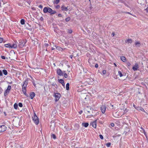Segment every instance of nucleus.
I'll return each instance as SVG.
<instances>
[{
	"label": "nucleus",
	"instance_id": "1",
	"mask_svg": "<svg viewBox=\"0 0 148 148\" xmlns=\"http://www.w3.org/2000/svg\"><path fill=\"white\" fill-rule=\"evenodd\" d=\"M27 42L26 40H20L19 41V44L18 45L20 48H22L25 45V44Z\"/></svg>",
	"mask_w": 148,
	"mask_h": 148
},
{
	"label": "nucleus",
	"instance_id": "2",
	"mask_svg": "<svg viewBox=\"0 0 148 148\" xmlns=\"http://www.w3.org/2000/svg\"><path fill=\"white\" fill-rule=\"evenodd\" d=\"M6 126L4 125H3L0 126V132H3L5 131L7 129Z\"/></svg>",
	"mask_w": 148,
	"mask_h": 148
},
{
	"label": "nucleus",
	"instance_id": "3",
	"mask_svg": "<svg viewBox=\"0 0 148 148\" xmlns=\"http://www.w3.org/2000/svg\"><path fill=\"white\" fill-rule=\"evenodd\" d=\"M32 119L34 123L36 125L38 124L39 123V121L38 117L37 116L35 117H32Z\"/></svg>",
	"mask_w": 148,
	"mask_h": 148
},
{
	"label": "nucleus",
	"instance_id": "4",
	"mask_svg": "<svg viewBox=\"0 0 148 148\" xmlns=\"http://www.w3.org/2000/svg\"><path fill=\"white\" fill-rule=\"evenodd\" d=\"M61 96V95L58 93H57L55 94V97L56 98L55 101H58L59 99Z\"/></svg>",
	"mask_w": 148,
	"mask_h": 148
},
{
	"label": "nucleus",
	"instance_id": "5",
	"mask_svg": "<svg viewBox=\"0 0 148 148\" xmlns=\"http://www.w3.org/2000/svg\"><path fill=\"white\" fill-rule=\"evenodd\" d=\"M97 120H95V121L92 122L91 123H90V125H92V126L94 128H96L97 126Z\"/></svg>",
	"mask_w": 148,
	"mask_h": 148
},
{
	"label": "nucleus",
	"instance_id": "6",
	"mask_svg": "<svg viewBox=\"0 0 148 148\" xmlns=\"http://www.w3.org/2000/svg\"><path fill=\"white\" fill-rule=\"evenodd\" d=\"M85 111L86 113H90L92 112V110L90 107H87L85 109Z\"/></svg>",
	"mask_w": 148,
	"mask_h": 148
},
{
	"label": "nucleus",
	"instance_id": "7",
	"mask_svg": "<svg viewBox=\"0 0 148 148\" xmlns=\"http://www.w3.org/2000/svg\"><path fill=\"white\" fill-rule=\"evenodd\" d=\"M139 68V66L138 64L137 63L135 64L134 65L133 67V70L135 71L138 70Z\"/></svg>",
	"mask_w": 148,
	"mask_h": 148
},
{
	"label": "nucleus",
	"instance_id": "8",
	"mask_svg": "<svg viewBox=\"0 0 148 148\" xmlns=\"http://www.w3.org/2000/svg\"><path fill=\"white\" fill-rule=\"evenodd\" d=\"M106 107L105 106L102 105L101 107V110L103 113H105L106 110Z\"/></svg>",
	"mask_w": 148,
	"mask_h": 148
},
{
	"label": "nucleus",
	"instance_id": "9",
	"mask_svg": "<svg viewBox=\"0 0 148 148\" xmlns=\"http://www.w3.org/2000/svg\"><path fill=\"white\" fill-rule=\"evenodd\" d=\"M34 69L33 71L35 73H39L40 72L41 70V69L40 68H34Z\"/></svg>",
	"mask_w": 148,
	"mask_h": 148
},
{
	"label": "nucleus",
	"instance_id": "10",
	"mask_svg": "<svg viewBox=\"0 0 148 148\" xmlns=\"http://www.w3.org/2000/svg\"><path fill=\"white\" fill-rule=\"evenodd\" d=\"M57 73L60 76L63 75V73L61 70L60 69L57 70Z\"/></svg>",
	"mask_w": 148,
	"mask_h": 148
},
{
	"label": "nucleus",
	"instance_id": "11",
	"mask_svg": "<svg viewBox=\"0 0 148 148\" xmlns=\"http://www.w3.org/2000/svg\"><path fill=\"white\" fill-rule=\"evenodd\" d=\"M22 91L23 93L27 96V95L26 93V87L24 88L23 86H22Z\"/></svg>",
	"mask_w": 148,
	"mask_h": 148
},
{
	"label": "nucleus",
	"instance_id": "12",
	"mask_svg": "<svg viewBox=\"0 0 148 148\" xmlns=\"http://www.w3.org/2000/svg\"><path fill=\"white\" fill-rule=\"evenodd\" d=\"M35 95V94L34 92H32L30 94V97L31 99H33Z\"/></svg>",
	"mask_w": 148,
	"mask_h": 148
},
{
	"label": "nucleus",
	"instance_id": "13",
	"mask_svg": "<svg viewBox=\"0 0 148 148\" xmlns=\"http://www.w3.org/2000/svg\"><path fill=\"white\" fill-rule=\"evenodd\" d=\"M28 84V82L27 80H25L24 82V84L22 85V86H23L24 88H25L27 86V85Z\"/></svg>",
	"mask_w": 148,
	"mask_h": 148
},
{
	"label": "nucleus",
	"instance_id": "14",
	"mask_svg": "<svg viewBox=\"0 0 148 148\" xmlns=\"http://www.w3.org/2000/svg\"><path fill=\"white\" fill-rule=\"evenodd\" d=\"M136 109L138 110L145 112L143 108L140 107H137L136 108Z\"/></svg>",
	"mask_w": 148,
	"mask_h": 148
},
{
	"label": "nucleus",
	"instance_id": "15",
	"mask_svg": "<svg viewBox=\"0 0 148 148\" xmlns=\"http://www.w3.org/2000/svg\"><path fill=\"white\" fill-rule=\"evenodd\" d=\"M48 7H45L43 9V11L45 13L48 12Z\"/></svg>",
	"mask_w": 148,
	"mask_h": 148
},
{
	"label": "nucleus",
	"instance_id": "16",
	"mask_svg": "<svg viewBox=\"0 0 148 148\" xmlns=\"http://www.w3.org/2000/svg\"><path fill=\"white\" fill-rule=\"evenodd\" d=\"M132 40L131 39H128L127 40H125V42L126 43H132Z\"/></svg>",
	"mask_w": 148,
	"mask_h": 148
},
{
	"label": "nucleus",
	"instance_id": "17",
	"mask_svg": "<svg viewBox=\"0 0 148 148\" xmlns=\"http://www.w3.org/2000/svg\"><path fill=\"white\" fill-rule=\"evenodd\" d=\"M59 82L60 83L62 84V85L63 86H65V84H64V81L62 79H60L59 80Z\"/></svg>",
	"mask_w": 148,
	"mask_h": 148
},
{
	"label": "nucleus",
	"instance_id": "18",
	"mask_svg": "<svg viewBox=\"0 0 148 148\" xmlns=\"http://www.w3.org/2000/svg\"><path fill=\"white\" fill-rule=\"evenodd\" d=\"M61 8H62V10L63 11H67L68 10L67 8L64 5L62 6Z\"/></svg>",
	"mask_w": 148,
	"mask_h": 148
},
{
	"label": "nucleus",
	"instance_id": "19",
	"mask_svg": "<svg viewBox=\"0 0 148 148\" xmlns=\"http://www.w3.org/2000/svg\"><path fill=\"white\" fill-rule=\"evenodd\" d=\"M82 126H84L86 127H87L89 125L88 123H82Z\"/></svg>",
	"mask_w": 148,
	"mask_h": 148
},
{
	"label": "nucleus",
	"instance_id": "20",
	"mask_svg": "<svg viewBox=\"0 0 148 148\" xmlns=\"http://www.w3.org/2000/svg\"><path fill=\"white\" fill-rule=\"evenodd\" d=\"M121 60L123 62H125L126 61V59L125 57L124 56H122L121 58Z\"/></svg>",
	"mask_w": 148,
	"mask_h": 148
},
{
	"label": "nucleus",
	"instance_id": "21",
	"mask_svg": "<svg viewBox=\"0 0 148 148\" xmlns=\"http://www.w3.org/2000/svg\"><path fill=\"white\" fill-rule=\"evenodd\" d=\"M135 45L136 47H139L140 46V42H137L135 43Z\"/></svg>",
	"mask_w": 148,
	"mask_h": 148
},
{
	"label": "nucleus",
	"instance_id": "22",
	"mask_svg": "<svg viewBox=\"0 0 148 148\" xmlns=\"http://www.w3.org/2000/svg\"><path fill=\"white\" fill-rule=\"evenodd\" d=\"M10 91L6 89L4 92V95L5 96H6L9 92Z\"/></svg>",
	"mask_w": 148,
	"mask_h": 148
},
{
	"label": "nucleus",
	"instance_id": "23",
	"mask_svg": "<svg viewBox=\"0 0 148 148\" xmlns=\"http://www.w3.org/2000/svg\"><path fill=\"white\" fill-rule=\"evenodd\" d=\"M17 47V45L16 44H14L12 45H11V48H16Z\"/></svg>",
	"mask_w": 148,
	"mask_h": 148
},
{
	"label": "nucleus",
	"instance_id": "24",
	"mask_svg": "<svg viewBox=\"0 0 148 148\" xmlns=\"http://www.w3.org/2000/svg\"><path fill=\"white\" fill-rule=\"evenodd\" d=\"M2 72L5 75H7L8 74V72L6 70H3Z\"/></svg>",
	"mask_w": 148,
	"mask_h": 148
},
{
	"label": "nucleus",
	"instance_id": "25",
	"mask_svg": "<svg viewBox=\"0 0 148 148\" xmlns=\"http://www.w3.org/2000/svg\"><path fill=\"white\" fill-rule=\"evenodd\" d=\"M4 45L6 47L11 48V45L10 44H5Z\"/></svg>",
	"mask_w": 148,
	"mask_h": 148
},
{
	"label": "nucleus",
	"instance_id": "26",
	"mask_svg": "<svg viewBox=\"0 0 148 148\" xmlns=\"http://www.w3.org/2000/svg\"><path fill=\"white\" fill-rule=\"evenodd\" d=\"M69 83H67L66 85V90H69Z\"/></svg>",
	"mask_w": 148,
	"mask_h": 148
},
{
	"label": "nucleus",
	"instance_id": "27",
	"mask_svg": "<svg viewBox=\"0 0 148 148\" xmlns=\"http://www.w3.org/2000/svg\"><path fill=\"white\" fill-rule=\"evenodd\" d=\"M21 23L22 25L25 24V20L23 19H22L21 21Z\"/></svg>",
	"mask_w": 148,
	"mask_h": 148
},
{
	"label": "nucleus",
	"instance_id": "28",
	"mask_svg": "<svg viewBox=\"0 0 148 148\" xmlns=\"http://www.w3.org/2000/svg\"><path fill=\"white\" fill-rule=\"evenodd\" d=\"M14 107L15 109H17L18 108L17 104L16 103H15L14 105Z\"/></svg>",
	"mask_w": 148,
	"mask_h": 148
},
{
	"label": "nucleus",
	"instance_id": "29",
	"mask_svg": "<svg viewBox=\"0 0 148 148\" xmlns=\"http://www.w3.org/2000/svg\"><path fill=\"white\" fill-rule=\"evenodd\" d=\"M48 12L51 13L52 11H53L50 8L48 7Z\"/></svg>",
	"mask_w": 148,
	"mask_h": 148
},
{
	"label": "nucleus",
	"instance_id": "30",
	"mask_svg": "<svg viewBox=\"0 0 148 148\" xmlns=\"http://www.w3.org/2000/svg\"><path fill=\"white\" fill-rule=\"evenodd\" d=\"M118 74L119 75L120 77H121L123 76L122 72L120 71H119Z\"/></svg>",
	"mask_w": 148,
	"mask_h": 148
},
{
	"label": "nucleus",
	"instance_id": "31",
	"mask_svg": "<svg viewBox=\"0 0 148 148\" xmlns=\"http://www.w3.org/2000/svg\"><path fill=\"white\" fill-rule=\"evenodd\" d=\"M70 19L71 18L70 17H68L66 18L65 20L66 22H68L70 21Z\"/></svg>",
	"mask_w": 148,
	"mask_h": 148
},
{
	"label": "nucleus",
	"instance_id": "32",
	"mask_svg": "<svg viewBox=\"0 0 148 148\" xmlns=\"http://www.w3.org/2000/svg\"><path fill=\"white\" fill-rule=\"evenodd\" d=\"M127 112H128V110H127V109L126 108L125 109V110H124L123 114H126Z\"/></svg>",
	"mask_w": 148,
	"mask_h": 148
},
{
	"label": "nucleus",
	"instance_id": "33",
	"mask_svg": "<svg viewBox=\"0 0 148 148\" xmlns=\"http://www.w3.org/2000/svg\"><path fill=\"white\" fill-rule=\"evenodd\" d=\"M11 88V86L10 85L8 86L7 88V89L8 90H9V91L10 90Z\"/></svg>",
	"mask_w": 148,
	"mask_h": 148
},
{
	"label": "nucleus",
	"instance_id": "34",
	"mask_svg": "<svg viewBox=\"0 0 148 148\" xmlns=\"http://www.w3.org/2000/svg\"><path fill=\"white\" fill-rule=\"evenodd\" d=\"M72 32V31L71 29H69L68 30V32L69 34H71Z\"/></svg>",
	"mask_w": 148,
	"mask_h": 148
},
{
	"label": "nucleus",
	"instance_id": "35",
	"mask_svg": "<svg viewBox=\"0 0 148 148\" xmlns=\"http://www.w3.org/2000/svg\"><path fill=\"white\" fill-rule=\"evenodd\" d=\"M60 0H56L55 1V3L56 4H58L60 2Z\"/></svg>",
	"mask_w": 148,
	"mask_h": 148
},
{
	"label": "nucleus",
	"instance_id": "36",
	"mask_svg": "<svg viewBox=\"0 0 148 148\" xmlns=\"http://www.w3.org/2000/svg\"><path fill=\"white\" fill-rule=\"evenodd\" d=\"M111 145V143H108L106 144V145L108 147H109Z\"/></svg>",
	"mask_w": 148,
	"mask_h": 148
},
{
	"label": "nucleus",
	"instance_id": "37",
	"mask_svg": "<svg viewBox=\"0 0 148 148\" xmlns=\"http://www.w3.org/2000/svg\"><path fill=\"white\" fill-rule=\"evenodd\" d=\"M102 73L103 75L105 74L106 73V71L105 70H103L102 71Z\"/></svg>",
	"mask_w": 148,
	"mask_h": 148
},
{
	"label": "nucleus",
	"instance_id": "38",
	"mask_svg": "<svg viewBox=\"0 0 148 148\" xmlns=\"http://www.w3.org/2000/svg\"><path fill=\"white\" fill-rule=\"evenodd\" d=\"M52 136L54 139H55L56 138V136L54 134H53L52 135Z\"/></svg>",
	"mask_w": 148,
	"mask_h": 148
},
{
	"label": "nucleus",
	"instance_id": "39",
	"mask_svg": "<svg viewBox=\"0 0 148 148\" xmlns=\"http://www.w3.org/2000/svg\"><path fill=\"white\" fill-rule=\"evenodd\" d=\"M18 106L20 107H22L23 106V104L22 103H20L18 104Z\"/></svg>",
	"mask_w": 148,
	"mask_h": 148
},
{
	"label": "nucleus",
	"instance_id": "40",
	"mask_svg": "<svg viewBox=\"0 0 148 148\" xmlns=\"http://www.w3.org/2000/svg\"><path fill=\"white\" fill-rule=\"evenodd\" d=\"M99 137L102 140L103 138V137L102 135H101V134L99 135Z\"/></svg>",
	"mask_w": 148,
	"mask_h": 148
},
{
	"label": "nucleus",
	"instance_id": "41",
	"mask_svg": "<svg viewBox=\"0 0 148 148\" xmlns=\"http://www.w3.org/2000/svg\"><path fill=\"white\" fill-rule=\"evenodd\" d=\"M64 77L65 78H67V77L68 75H67V74L66 73H64Z\"/></svg>",
	"mask_w": 148,
	"mask_h": 148
},
{
	"label": "nucleus",
	"instance_id": "42",
	"mask_svg": "<svg viewBox=\"0 0 148 148\" xmlns=\"http://www.w3.org/2000/svg\"><path fill=\"white\" fill-rule=\"evenodd\" d=\"M3 39L1 38L0 37V43H2L3 41Z\"/></svg>",
	"mask_w": 148,
	"mask_h": 148
},
{
	"label": "nucleus",
	"instance_id": "43",
	"mask_svg": "<svg viewBox=\"0 0 148 148\" xmlns=\"http://www.w3.org/2000/svg\"><path fill=\"white\" fill-rule=\"evenodd\" d=\"M56 13V12L55 11H52V13H51V14H55Z\"/></svg>",
	"mask_w": 148,
	"mask_h": 148
},
{
	"label": "nucleus",
	"instance_id": "44",
	"mask_svg": "<svg viewBox=\"0 0 148 148\" xmlns=\"http://www.w3.org/2000/svg\"><path fill=\"white\" fill-rule=\"evenodd\" d=\"M44 45L46 47H47L49 45L48 44L45 43L44 44Z\"/></svg>",
	"mask_w": 148,
	"mask_h": 148
},
{
	"label": "nucleus",
	"instance_id": "45",
	"mask_svg": "<svg viewBox=\"0 0 148 148\" xmlns=\"http://www.w3.org/2000/svg\"><path fill=\"white\" fill-rule=\"evenodd\" d=\"M127 64L128 66H130L131 65V63L130 62H127Z\"/></svg>",
	"mask_w": 148,
	"mask_h": 148
},
{
	"label": "nucleus",
	"instance_id": "46",
	"mask_svg": "<svg viewBox=\"0 0 148 148\" xmlns=\"http://www.w3.org/2000/svg\"><path fill=\"white\" fill-rule=\"evenodd\" d=\"M115 35V33L114 32H112V34H111V36H112V37H113Z\"/></svg>",
	"mask_w": 148,
	"mask_h": 148
},
{
	"label": "nucleus",
	"instance_id": "47",
	"mask_svg": "<svg viewBox=\"0 0 148 148\" xmlns=\"http://www.w3.org/2000/svg\"><path fill=\"white\" fill-rule=\"evenodd\" d=\"M3 91V90L2 88L0 87V94Z\"/></svg>",
	"mask_w": 148,
	"mask_h": 148
},
{
	"label": "nucleus",
	"instance_id": "48",
	"mask_svg": "<svg viewBox=\"0 0 148 148\" xmlns=\"http://www.w3.org/2000/svg\"><path fill=\"white\" fill-rule=\"evenodd\" d=\"M3 75V74L2 71L0 70V76H2Z\"/></svg>",
	"mask_w": 148,
	"mask_h": 148
},
{
	"label": "nucleus",
	"instance_id": "49",
	"mask_svg": "<svg viewBox=\"0 0 148 148\" xmlns=\"http://www.w3.org/2000/svg\"><path fill=\"white\" fill-rule=\"evenodd\" d=\"M1 58L3 59H5V57L4 56H1Z\"/></svg>",
	"mask_w": 148,
	"mask_h": 148
},
{
	"label": "nucleus",
	"instance_id": "50",
	"mask_svg": "<svg viewBox=\"0 0 148 148\" xmlns=\"http://www.w3.org/2000/svg\"><path fill=\"white\" fill-rule=\"evenodd\" d=\"M125 13H126V14H129L131 15H132V14L131 13L129 12H125Z\"/></svg>",
	"mask_w": 148,
	"mask_h": 148
},
{
	"label": "nucleus",
	"instance_id": "51",
	"mask_svg": "<svg viewBox=\"0 0 148 148\" xmlns=\"http://www.w3.org/2000/svg\"><path fill=\"white\" fill-rule=\"evenodd\" d=\"M57 9H58L60 8V6L59 5H57L56 7Z\"/></svg>",
	"mask_w": 148,
	"mask_h": 148
},
{
	"label": "nucleus",
	"instance_id": "52",
	"mask_svg": "<svg viewBox=\"0 0 148 148\" xmlns=\"http://www.w3.org/2000/svg\"><path fill=\"white\" fill-rule=\"evenodd\" d=\"M56 48L57 49H62L61 48L59 47H56Z\"/></svg>",
	"mask_w": 148,
	"mask_h": 148
},
{
	"label": "nucleus",
	"instance_id": "53",
	"mask_svg": "<svg viewBox=\"0 0 148 148\" xmlns=\"http://www.w3.org/2000/svg\"><path fill=\"white\" fill-rule=\"evenodd\" d=\"M111 125L112 127H114V123H111Z\"/></svg>",
	"mask_w": 148,
	"mask_h": 148
},
{
	"label": "nucleus",
	"instance_id": "54",
	"mask_svg": "<svg viewBox=\"0 0 148 148\" xmlns=\"http://www.w3.org/2000/svg\"><path fill=\"white\" fill-rule=\"evenodd\" d=\"M39 8H42V5H40L39 6Z\"/></svg>",
	"mask_w": 148,
	"mask_h": 148
},
{
	"label": "nucleus",
	"instance_id": "55",
	"mask_svg": "<svg viewBox=\"0 0 148 148\" xmlns=\"http://www.w3.org/2000/svg\"><path fill=\"white\" fill-rule=\"evenodd\" d=\"M58 16H59V17H62V14H58Z\"/></svg>",
	"mask_w": 148,
	"mask_h": 148
},
{
	"label": "nucleus",
	"instance_id": "56",
	"mask_svg": "<svg viewBox=\"0 0 148 148\" xmlns=\"http://www.w3.org/2000/svg\"><path fill=\"white\" fill-rule=\"evenodd\" d=\"M98 67V64H96L95 65V67L96 68H97Z\"/></svg>",
	"mask_w": 148,
	"mask_h": 148
},
{
	"label": "nucleus",
	"instance_id": "57",
	"mask_svg": "<svg viewBox=\"0 0 148 148\" xmlns=\"http://www.w3.org/2000/svg\"><path fill=\"white\" fill-rule=\"evenodd\" d=\"M35 116H37L36 115V114L34 112V116L33 117H35Z\"/></svg>",
	"mask_w": 148,
	"mask_h": 148
},
{
	"label": "nucleus",
	"instance_id": "58",
	"mask_svg": "<svg viewBox=\"0 0 148 148\" xmlns=\"http://www.w3.org/2000/svg\"><path fill=\"white\" fill-rule=\"evenodd\" d=\"M83 111H82V110H81V111H80L79 112V113L80 114H81L82 112Z\"/></svg>",
	"mask_w": 148,
	"mask_h": 148
},
{
	"label": "nucleus",
	"instance_id": "59",
	"mask_svg": "<svg viewBox=\"0 0 148 148\" xmlns=\"http://www.w3.org/2000/svg\"><path fill=\"white\" fill-rule=\"evenodd\" d=\"M73 56L72 55H71L70 56V58H71V59H72V58H73Z\"/></svg>",
	"mask_w": 148,
	"mask_h": 148
},
{
	"label": "nucleus",
	"instance_id": "60",
	"mask_svg": "<svg viewBox=\"0 0 148 148\" xmlns=\"http://www.w3.org/2000/svg\"><path fill=\"white\" fill-rule=\"evenodd\" d=\"M87 97H88V96L87 95H86V97H85V98H84V99H86V98H87Z\"/></svg>",
	"mask_w": 148,
	"mask_h": 148
},
{
	"label": "nucleus",
	"instance_id": "61",
	"mask_svg": "<svg viewBox=\"0 0 148 148\" xmlns=\"http://www.w3.org/2000/svg\"><path fill=\"white\" fill-rule=\"evenodd\" d=\"M54 49H55V48H53V47H52V48H51V50H54Z\"/></svg>",
	"mask_w": 148,
	"mask_h": 148
},
{
	"label": "nucleus",
	"instance_id": "62",
	"mask_svg": "<svg viewBox=\"0 0 148 148\" xmlns=\"http://www.w3.org/2000/svg\"><path fill=\"white\" fill-rule=\"evenodd\" d=\"M89 116H87V118H89Z\"/></svg>",
	"mask_w": 148,
	"mask_h": 148
},
{
	"label": "nucleus",
	"instance_id": "63",
	"mask_svg": "<svg viewBox=\"0 0 148 148\" xmlns=\"http://www.w3.org/2000/svg\"><path fill=\"white\" fill-rule=\"evenodd\" d=\"M132 15L133 16H134V17H136V16L135 15H133V14H132Z\"/></svg>",
	"mask_w": 148,
	"mask_h": 148
},
{
	"label": "nucleus",
	"instance_id": "64",
	"mask_svg": "<svg viewBox=\"0 0 148 148\" xmlns=\"http://www.w3.org/2000/svg\"><path fill=\"white\" fill-rule=\"evenodd\" d=\"M114 65H115V66H116V64H115V63H114Z\"/></svg>",
	"mask_w": 148,
	"mask_h": 148
}]
</instances>
